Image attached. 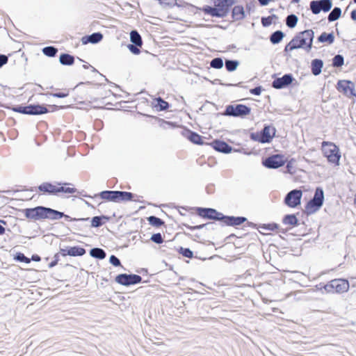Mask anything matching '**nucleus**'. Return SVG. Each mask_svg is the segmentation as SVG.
<instances>
[{
    "instance_id": "2eb2a0df",
    "label": "nucleus",
    "mask_w": 356,
    "mask_h": 356,
    "mask_svg": "<svg viewBox=\"0 0 356 356\" xmlns=\"http://www.w3.org/2000/svg\"><path fill=\"white\" fill-rule=\"evenodd\" d=\"M284 160L283 156L280 154L273 155L266 159L263 163L268 168H278L284 165Z\"/></svg>"
},
{
    "instance_id": "4be33fe9",
    "label": "nucleus",
    "mask_w": 356,
    "mask_h": 356,
    "mask_svg": "<svg viewBox=\"0 0 356 356\" xmlns=\"http://www.w3.org/2000/svg\"><path fill=\"white\" fill-rule=\"evenodd\" d=\"M110 220L111 217L106 215L94 216L90 220V227L95 228L100 227Z\"/></svg>"
},
{
    "instance_id": "1a4fd4ad",
    "label": "nucleus",
    "mask_w": 356,
    "mask_h": 356,
    "mask_svg": "<svg viewBox=\"0 0 356 356\" xmlns=\"http://www.w3.org/2000/svg\"><path fill=\"white\" fill-rule=\"evenodd\" d=\"M332 6V2L331 0H319L310 2V9L315 15L318 14L321 11L327 12Z\"/></svg>"
},
{
    "instance_id": "a18cd8bd",
    "label": "nucleus",
    "mask_w": 356,
    "mask_h": 356,
    "mask_svg": "<svg viewBox=\"0 0 356 356\" xmlns=\"http://www.w3.org/2000/svg\"><path fill=\"white\" fill-rule=\"evenodd\" d=\"M285 225H295L297 224L298 220L295 215L286 216L283 220Z\"/></svg>"
},
{
    "instance_id": "680f3d73",
    "label": "nucleus",
    "mask_w": 356,
    "mask_h": 356,
    "mask_svg": "<svg viewBox=\"0 0 356 356\" xmlns=\"http://www.w3.org/2000/svg\"><path fill=\"white\" fill-rule=\"evenodd\" d=\"M261 134H259V133H256V134H251V138L254 140H257V141H259L261 143H262V138H261Z\"/></svg>"
},
{
    "instance_id": "bb28decb",
    "label": "nucleus",
    "mask_w": 356,
    "mask_h": 356,
    "mask_svg": "<svg viewBox=\"0 0 356 356\" xmlns=\"http://www.w3.org/2000/svg\"><path fill=\"white\" fill-rule=\"evenodd\" d=\"M59 62L63 65L71 66L74 63V57L67 53H62L59 56Z\"/></svg>"
},
{
    "instance_id": "72a5a7b5",
    "label": "nucleus",
    "mask_w": 356,
    "mask_h": 356,
    "mask_svg": "<svg viewBox=\"0 0 356 356\" xmlns=\"http://www.w3.org/2000/svg\"><path fill=\"white\" fill-rule=\"evenodd\" d=\"M130 41L136 45H143V40L137 30H132L130 32Z\"/></svg>"
},
{
    "instance_id": "6e6d98bb",
    "label": "nucleus",
    "mask_w": 356,
    "mask_h": 356,
    "mask_svg": "<svg viewBox=\"0 0 356 356\" xmlns=\"http://www.w3.org/2000/svg\"><path fill=\"white\" fill-rule=\"evenodd\" d=\"M275 17V15L269 16L267 17H262L261 18V23L264 26H270L273 22V19Z\"/></svg>"
},
{
    "instance_id": "f3484780",
    "label": "nucleus",
    "mask_w": 356,
    "mask_h": 356,
    "mask_svg": "<svg viewBox=\"0 0 356 356\" xmlns=\"http://www.w3.org/2000/svg\"><path fill=\"white\" fill-rule=\"evenodd\" d=\"M293 77L291 74H284L283 76L275 79L272 83L273 88L276 89H281L290 85L293 81Z\"/></svg>"
},
{
    "instance_id": "5fc2aeb1",
    "label": "nucleus",
    "mask_w": 356,
    "mask_h": 356,
    "mask_svg": "<svg viewBox=\"0 0 356 356\" xmlns=\"http://www.w3.org/2000/svg\"><path fill=\"white\" fill-rule=\"evenodd\" d=\"M182 225L186 227L187 229H188L191 231H193V230L202 229L203 228H205L206 223L198 225H195V226H191L186 223H182Z\"/></svg>"
},
{
    "instance_id": "f03ea898",
    "label": "nucleus",
    "mask_w": 356,
    "mask_h": 356,
    "mask_svg": "<svg viewBox=\"0 0 356 356\" xmlns=\"http://www.w3.org/2000/svg\"><path fill=\"white\" fill-rule=\"evenodd\" d=\"M25 217L33 220H58L63 218V212L44 206H37L23 210Z\"/></svg>"
},
{
    "instance_id": "6ab92c4d",
    "label": "nucleus",
    "mask_w": 356,
    "mask_h": 356,
    "mask_svg": "<svg viewBox=\"0 0 356 356\" xmlns=\"http://www.w3.org/2000/svg\"><path fill=\"white\" fill-rule=\"evenodd\" d=\"M103 39V34L100 32H95L90 35H86L81 38V42L83 44L88 43L97 44L101 42Z\"/></svg>"
},
{
    "instance_id": "c9c22d12",
    "label": "nucleus",
    "mask_w": 356,
    "mask_h": 356,
    "mask_svg": "<svg viewBox=\"0 0 356 356\" xmlns=\"http://www.w3.org/2000/svg\"><path fill=\"white\" fill-rule=\"evenodd\" d=\"M239 65V61L237 60L225 59V66L227 72L235 71Z\"/></svg>"
},
{
    "instance_id": "864d4df0",
    "label": "nucleus",
    "mask_w": 356,
    "mask_h": 356,
    "mask_svg": "<svg viewBox=\"0 0 356 356\" xmlns=\"http://www.w3.org/2000/svg\"><path fill=\"white\" fill-rule=\"evenodd\" d=\"M343 64V58L341 55H337L333 58L332 65L334 67H341Z\"/></svg>"
},
{
    "instance_id": "de8ad7c7",
    "label": "nucleus",
    "mask_w": 356,
    "mask_h": 356,
    "mask_svg": "<svg viewBox=\"0 0 356 356\" xmlns=\"http://www.w3.org/2000/svg\"><path fill=\"white\" fill-rule=\"evenodd\" d=\"M161 122L160 126L162 127L163 129L170 128L174 129L175 127H178V125L173 122L170 121H166L163 119H160L159 120Z\"/></svg>"
},
{
    "instance_id": "ddd939ff",
    "label": "nucleus",
    "mask_w": 356,
    "mask_h": 356,
    "mask_svg": "<svg viewBox=\"0 0 356 356\" xmlns=\"http://www.w3.org/2000/svg\"><path fill=\"white\" fill-rule=\"evenodd\" d=\"M298 36L304 49L309 51L312 47V42L314 37V31L312 30H306L300 33Z\"/></svg>"
},
{
    "instance_id": "cd10ccee",
    "label": "nucleus",
    "mask_w": 356,
    "mask_h": 356,
    "mask_svg": "<svg viewBox=\"0 0 356 356\" xmlns=\"http://www.w3.org/2000/svg\"><path fill=\"white\" fill-rule=\"evenodd\" d=\"M175 6L178 8H187L189 13H196V12L198 10V7L184 1L177 2V0H175L173 3V7Z\"/></svg>"
},
{
    "instance_id": "13d9d810",
    "label": "nucleus",
    "mask_w": 356,
    "mask_h": 356,
    "mask_svg": "<svg viewBox=\"0 0 356 356\" xmlns=\"http://www.w3.org/2000/svg\"><path fill=\"white\" fill-rule=\"evenodd\" d=\"M50 95L57 98H65L69 95V92H58L54 93H50Z\"/></svg>"
},
{
    "instance_id": "09e8293b",
    "label": "nucleus",
    "mask_w": 356,
    "mask_h": 356,
    "mask_svg": "<svg viewBox=\"0 0 356 356\" xmlns=\"http://www.w3.org/2000/svg\"><path fill=\"white\" fill-rule=\"evenodd\" d=\"M232 238H236V241L234 242V245L235 246L236 250L243 248V240L241 238L236 237V235L234 234H232L227 237V239H231Z\"/></svg>"
},
{
    "instance_id": "20e7f679",
    "label": "nucleus",
    "mask_w": 356,
    "mask_h": 356,
    "mask_svg": "<svg viewBox=\"0 0 356 356\" xmlns=\"http://www.w3.org/2000/svg\"><path fill=\"white\" fill-rule=\"evenodd\" d=\"M323 154L327 158V161L335 165H339V161L341 157L339 148L333 143L323 141L321 145Z\"/></svg>"
},
{
    "instance_id": "412c9836",
    "label": "nucleus",
    "mask_w": 356,
    "mask_h": 356,
    "mask_svg": "<svg viewBox=\"0 0 356 356\" xmlns=\"http://www.w3.org/2000/svg\"><path fill=\"white\" fill-rule=\"evenodd\" d=\"M116 196L117 191H103L98 194H95L94 197H99L103 200L117 202Z\"/></svg>"
},
{
    "instance_id": "6e6552de",
    "label": "nucleus",
    "mask_w": 356,
    "mask_h": 356,
    "mask_svg": "<svg viewBox=\"0 0 356 356\" xmlns=\"http://www.w3.org/2000/svg\"><path fill=\"white\" fill-rule=\"evenodd\" d=\"M221 115L229 117L245 118V104H229Z\"/></svg>"
},
{
    "instance_id": "9b49d317",
    "label": "nucleus",
    "mask_w": 356,
    "mask_h": 356,
    "mask_svg": "<svg viewBox=\"0 0 356 356\" xmlns=\"http://www.w3.org/2000/svg\"><path fill=\"white\" fill-rule=\"evenodd\" d=\"M234 3V0H213V5L220 14L219 17H225Z\"/></svg>"
},
{
    "instance_id": "338daca9",
    "label": "nucleus",
    "mask_w": 356,
    "mask_h": 356,
    "mask_svg": "<svg viewBox=\"0 0 356 356\" xmlns=\"http://www.w3.org/2000/svg\"><path fill=\"white\" fill-rule=\"evenodd\" d=\"M30 259H31V261H33L39 262L41 261V257L37 254H33L31 256V257L30 258Z\"/></svg>"
},
{
    "instance_id": "ea45409f",
    "label": "nucleus",
    "mask_w": 356,
    "mask_h": 356,
    "mask_svg": "<svg viewBox=\"0 0 356 356\" xmlns=\"http://www.w3.org/2000/svg\"><path fill=\"white\" fill-rule=\"evenodd\" d=\"M341 10L339 8H334L328 15V21L333 22L338 19L341 16Z\"/></svg>"
},
{
    "instance_id": "bf43d9fd",
    "label": "nucleus",
    "mask_w": 356,
    "mask_h": 356,
    "mask_svg": "<svg viewBox=\"0 0 356 356\" xmlns=\"http://www.w3.org/2000/svg\"><path fill=\"white\" fill-rule=\"evenodd\" d=\"M8 61V57L5 55L0 54V68H1L4 65H6Z\"/></svg>"
},
{
    "instance_id": "0e129e2a",
    "label": "nucleus",
    "mask_w": 356,
    "mask_h": 356,
    "mask_svg": "<svg viewBox=\"0 0 356 356\" xmlns=\"http://www.w3.org/2000/svg\"><path fill=\"white\" fill-rule=\"evenodd\" d=\"M250 93L254 95H259L261 92V87H256L255 88L251 89L250 90Z\"/></svg>"
},
{
    "instance_id": "c03bdc74",
    "label": "nucleus",
    "mask_w": 356,
    "mask_h": 356,
    "mask_svg": "<svg viewBox=\"0 0 356 356\" xmlns=\"http://www.w3.org/2000/svg\"><path fill=\"white\" fill-rule=\"evenodd\" d=\"M298 22V17L295 15H290L286 17V24L290 28L296 26Z\"/></svg>"
},
{
    "instance_id": "9d476101",
    "label": "nucleus",
    "mask_w": 356,
    "mask_h": 356,
    "mask_svg": "<svg viewBox=\"0 0 356 356\" xmlns=\"http://www.w3.org/2000/svg\"><path fill=\"white\" fill-rule=\"evenodd\" d=\"M181 134L187 138L190 142L195 145H209V143H204L203 137L195 131H193L186 127H184Z\"/></svg>"
},
{
    "instance_id": "2f4dec72",
    "label": "nucleus",
    "mask_w": 356,
    "mask_h": 356,
    "mask_svg": "<svg viewBox=\"0 0 356 356\" xmlns=\"http://www.w3.org/2000/svg\"><path fill=\"white\" fill-rule=\"evenodd\" d=\"M199 10L204 12V14L209 15L211 17H219V15H220L218 12L216 10L215 6H211L206 5L204 6H203L202 8L198 7V10Z\"/></svg>"
},
{
    "instance_id": "8fccbe9b",
    "label": "nucleus",
    "mask_w": 356,
    "mask_h": 356,
    "mask_svg": "<svg viewBox=\"0 0 356 356\" xmlns=\"http://www.w3.org/2000/svg\"><path fill=\"white\" fill-rule=\"evenodd\" d=\"M150 240L156 244H161L164 241L161 233L153 234L151 236Z\"/></svg>"
},
{
    "instance_id": "58836bf2",
    "label": "nucleus",
    "mask_w": 356,
    "mask_h": 356,
    "mask_svg": "<svg viewBox=\"0 0 356 356\" xmlns=\"http://www.w3.org/2000/svg\"><path fill=\"white\" fill-rule=\"evenodd\" d=\"M177 252L184 257L188 259H192L194 257L193 252L188 248L179 247L177 249Z\"/></svg>"
},
{
    "instance_id": "473e14b6",
    "label": "nucleus",
    "mask_w": 356,
    "mask_h": 356,
    "mask_svg": "<svg viewBox=\"0 0 356 356\" xmlns=\"http://www.w3.org/2000/svg\"><path fill=\"white\" fill-rule=\"evenodd\" d=\"M323 63L321 60L314 59L312 62V72L314 75H318L321 72Z\"/></svg>"
},
{
    "instance_id": "774afa93",
    "label": "nucleus",
    "mask_w": 356,
    "mask_h": 356,
    "mask_svg": "<svg viewBox=\"0 0 356 356\" xmlns=\"http://www.w3.org/2000/svg\"><path fill=\"white\" fill-rule=\"evenodd\" d=\"M67 251H68V246L66 247V248H60L59 253L62 256L65 257V256L68 255V254H67Z\"/></svg>"
},
{
    "instance_id": "79ce46f5",
    "label": "nucleus",
    "mask_w": 356,
    "mask_h": 356,
    "mask_svg": "<svg viewBox=\"0 0 356 356\" xmlns=\"http://www.w3.org/2000/svg\"><path fill=\"white\" fill-rule=\"evenodd\" d=\"M211 67L214 69H221L223 67V60L220 57H216L213 58L210 62Z\"/></svg>"
},
{
    "instance_id": "a211bd4d",
    "label": "nucleus",
    "mask_w": 356,
    "mask_h": 356,
    "mask_svg": "<svg viewBox=\"0 0 356 356\" xmlns=\"http://www.w3.org/2000/svg\"><path fill=\"white\" fill-rule=\"evenodd\" d=\"M36 188L43 195H57V184L54 185L51 182H43Z\"/></svg>"
},
{
    "instance_id": "a19ab883",
    "label": "nucleus",
    "mask_w": 356,
    "mask_h": 356,
    "mask_svg": "<svg viewBox=\"0 0 356 356\" xmlns=\"http://www.w3.org/2000/svg\"><path fill=\"white\" fill-rule=\"evenodd\" d=\"M284 33L281 31H277L270 35V42L273 44L279 43L283 38Z\"/></svg>"
},
{
    "instance_id": "f704fd0d",
    "label": "nucleus",
    "mask_w": 356,
    "mask_h": 356,
    "mask_svg": "<svg viewBox=\"0 0 356 356\" xmlns=\"http://www.w3.org/2000/svg\"><path fill=\"white\" fill-rule=\"evenodd\" d=\"M149 224L155 227H160L165 225V221L155 216H150L147 218Z\"/></svg>"
},
{
    "instance_id": "37998d69",
    "label": "nucleus",
    "mask_w": 356,
    "mask_h": 356,
    "mask_svg": "<svg viewBox=\"0 0 356 356\" xmlns=\"http://www.w3.org/2000/svg\"><path fill=\"white\" fill-rule=\"evenodd\" d=\"M14 259L19 262L29 264L31 262L30 258L27 257L24 253L18 252L14 255Z\"/></svg>"
},
{
    "instance_id": "e2e57ef3",
    "label": "nucleus",
    "mask_w": 356,
    "mask_h": 356,
    "mask_svg": "<svg viewBox=\"0 0 356 356\" xmlns=\"http://www.w3.org/2000/svg\"><path fill=\"white\" fill-rule=\"evenodd\" d=\"M183 234L187 236L188 238L193 240V241H196V238H199L200 236L199 234H196L195 235H193L188 232H183Z\"/></svg>"
},
{
    "instance_id": "0eeeda50",
    "label": "nucleus",
    "mask_w": 356,
    "mask_h": 356,
    "mask_svg": "<svg viewBox=\"0 0 356 356\" xmlns=\"http://www.w3.org/2000/svg\"><path fill=\"white\" fill-rule=\"evenodd\" d=\"M324 200V194L322 188H317L312 200H311L306 207L308 213H313L319 209L322 206Z\"/></svg>"
},
{
    "instance_id": "69168bd1",
    "label": "nucleus",
    "mask_w": 356,
    "mask_h": 356,
    "mask_svg": "<svg viewBox=\"0 0 356 356\" xmlns=\"http://www.w3.org/2000/svg\"><path fill=\"white\" fill-rule=\"evenodd\" d=\"M214 186L213 184H209L206 187V191L208 194H213L214 193Z\"/></svg>"
},
{
    "instance_id": "c85d7f7f",
    "label": "nucleus",
    "mask_w": 356,
    "mask_h": 356,
    "mask_svg": "<svg viewBox=\"0 0 356 356\" xmlns=\"http://www.w3.org/2000/svg\"><path fill=\"white\" fill-rule=\"evenodd\" d=\"M89 254L90 257L100 260L105 259L106 257L105 250L100 248H93L90 249Z\"/></svg>"
},
{
    "instance_id": "4c0bfd02",
    "label": "nucleus",
    "mask_w": 356,
    "mask_h": 356,
    "mask_svg": "<svg viewBox=\"0 0 356 356\" xmlns=\"http://www.w3.org/2000/svg\"><path fill=\"white\" fill-rule=\"evenodd\" d=\"M334 36L333 33H323L318 38V40L319 42H328L329 44L333 43Z\"/></svg>"
},
{
    "instance_id": "f257e3e1",
    "label": "nucleus",
    "mask_w": 356,
    "mask_h": 356,
    "mask_svg": "<svg viewBox=\"0 0 356 356\" xmlns=\"http://www.w3.org/2000/svg\"><path fill=\"white\" fill-rule=\"evenodd\" d=\"M195 210L200 217L219 221L222 226L236 227L245 222V216H226L213 208L196 207Z\"/></svg>"
},
{
    "instance_id": "052dcab7",
    "label": "nucleus",
    "mask_w": 356,
    "mask_h": 356,
    "mask_svg": "<svg viewBox=\"0 0 356 356\" xmlns=\"http://www.w3.org/2000/svg\"><path fill=\"white\" fill-rule=\"evenodd\" d=\"M216 224L213 222H209L206 223L205 229L207 230H214L216 229Z\"/></svg>"
},
{
    "instance_id": "603ef678",
    "label": "nucleus",
    "mask_w": 356,
    "mask_h": 356,
    "mask_svg": "<svg viewBox=\"0 0 356 356\" xmlns=\"http://www.w3.org/2000/svg\"><path fill=\"white\" fill-rule=\"evenodd\" d=\"M109 262H110L111 264H112L113 266H114L115 267H118V266L123 267L122 266V264H121V261H120V259L118 257H117L114 254H112V255L110 256V257H109Z\"/></svg>"
},
{
    "instance_id": "4468645a",
    "label": "nucleus",
    "mask_w": 356,
    "mask_h": 356,
    "mask_svg": "<svg viewBox=\"0 0 356 356\" xmlns=\"http://www.w3.org/2000/svg\"><path fill=\"white\" fill-rule=\"evenodd\" d=\"M337 89L348 97L356 96L354 83L349 81L341 80L337 83Z\"/></svg>"
},
{
    "instance_id": "aec40b11",
    "label": "nucleus",
    "mask_w": 356,
    "mask_h": 356,
    "mask_svg": "<svg viewBox=\"0 0 356 356\" xmlns=\"http://www.w3.org/2000/svg\"><path fill=\"white\" fill-rule=\"evenodd\" d=\"M57 184V195L59 193H67V194H74L77 191V189L74 187H70V186H73L72 184L70 182H56Z\"/></svg>"
},
{
    "instance_id": "423d86ee",
    "label": "nucleus",
    "mask_w": 356,
    "mask_h": 356,
    "mask_svg": "<svg viewBox=\"0 0 356 356\" xmlns=\"http://www.w3.org/2000/svg\"><path fill=\"white\" fill-rule=\"evenodd\" d=\"M115 281L122 286H129L142 282L141 276L136 274L121 273L115 277Z\"/></svg>"
},
{
    "instance_id": "49530a36",
    "label": "nucleus",
    "mask_w": 356,
    "mask_h": 356,
    "mask_svg": "<svg viewBox=\"0 0 356 356\" xmlns=\"http://www.w3.org/2000/svg\"><path fill=\"white\" fill-rule=\"evenodd\" d=\"M63 216H63V218L66 221H68V222H79V221L86 222V221H88L90 220L89 217H87V218H72V217L70 216L69 215L65 214L64 212H63Z\"/></svg>"
},
{
    "instance_id": "39448f33",
    "label": "nucleus",
    "mask_w": 356,
    "mask_h": 356,
    "mask_svg": "<svg viewBox=\"0 0 356 356\" xmlns=\"http://www.w3.org/2000/svg\"><path fill=\"white\" fill-rule=\"evenodd\" d=\"M325 290L328 293H344L349 289V283L343 279H336L325 285Z\"/></svg>"
},
{
    "instance_id": "dca6fc26",
    "label": "nucleus",
    "mask_w": 356,
    "mask_h": 356,
    "mask_svg": "<svg viewBox=\"0 0 356 356\" xmlns=\"http://www.w3.org/2000/svg\"><path fill=\"white\" fill-rule=\"evenodd\" d=\"M208 145H211L213 149L221 153L228 154L232 150V146L224 140L220 139L213 140L209 143Z\"/></svg>"
},
{
    "instance_id": "3c124183",
    "label": "nucleus",
    "mask_w": 356,
    "mask_h": 356,
    "mask_svg": "<svg viewBox=\"0 0 356 356\" xmlns=\"http://www.w3.org/2000/svg\"><path fill=\"white\" fill-rule=\"evenodd\" d=\"M142 47V45H136L133 43L129 44L127 45V48L134 55H138L140 53V48Z\"/></svg>"
},
{
    "instance_id": "f8f14e48",
    "label": "nucleus",
    "mask_w": 356,
    "mask_h": 356,
    "mask_svg": "<svg viewBox=\"0 0 356 356\" xmlns=\"http://www.w3.org/2000/svg\"><path fill=\"white\" fill-rule=\"evenodd\" d=\"M302 195V193L300 190H293L286 195L284 202L289 207H296L300 204Z\"/></svg>"
},
{
    "instance_id": "e433bc0d",
    "label": "nucleus",
    "mask_w": 356,
    "mask_h": 356,
    "mask_svg": "<svg viewBox=\"0 0 356 356\" xmlns=\"http://www.w3.org/2000/svg\"><path fill=\"white\" fill-rule=\"evenodd\" d=\"M44 55L47 57H55L58 51V49L54 46H47L42 49Z\"/></svg>"
},
{
    "instance_id": "7ed1b4c3",
    "label": "nucleus",
    "mask_w": 356,
    "mask_h": 356,
    "mask_svg": "<svg viewBox=\"0 0 356 356\" xmlns=\"http://www.w3.org/2000/svg\"><path fill=\"white\" fill-rule=\"evenodd\" d=\"M0 106L10 109L15 112L30 115H38L48 113L47 107L44 104H31L29 105H16V106H5L0 104Z\"/></svg>"
},
{
    "instance_id": "5701e85b",
    "label": "nucleus",
    "mask_w": 356,
    "mask_h": 356,
    "mask_svg": "<svg viewBox=\"0 0 356 356\" xmlns=\"http://www.w3.org/2000/svg\"><path fill=\"white\" fill-rule=\"evenodd\" d=\"M262 143H270L275 135V129L270 126H266L261 133Z\"/></svg>"
},
{
    "instance_id": "c756f323",
    "label": "nucleus",
    "mask_w": 356,
    "mask_h": 356,
    "mask_svg": "<svg viewBox=\"0 0 356 356\" xmlns=\"http://www.w3.org/2000/svg\"><path fill=\"white\" fill-rule=\"evenodd\" d=\"M300 40L298 38V36L296 35L286 47L285 51H293L296 49L302 48L304 47L300 41Z\"/></svg>"
},
{
    "instance_id": "a878e982",
    "label": "nucleus",
    "mask_w": 356,
    "mask_h": 356,
    "mask_svg": "<svg viewBox=\"0 0 356 356\" xmlns=\"http://www.w3.org/2000/svg\"><path fill=\"white\" fill-rule=\"evenodd\" d=\"M86 252V250L85 248L79 246V245H75V246H68V251L67 254H68V256L71 257H81L84 255Z\"/></svg>"
},
{
    "instance_id": "b1692460",
    "label": "nucleus",
    "mask_w": 356,
    "mask_h": 356,
    "mask_svg": "<svg viewBox=\"0 0 356 356\" xmlns=\"http://www.w3.org/2000/svg\"><path fill=\"white\" fill-rule=\"evenodd\" d=\"M154 107L159 111H167L170 107V104L162 97H158L154 99Z\"/></svg>"
},
{
    "instance_id": "4d7b16f0",
    "label": "nucleus",
    "mask_w": 356,
    "mask_h": 356,
    "mask_svg": "<svg viewBox=\"0 0 356 356\" xmlns=\"http://www.w3.org/2000/svg\"><path fill=\"white\" fill-rule=\"evenodd\" d=\"M44 105L47 107V110L49 111H49L54 112V111H56L59 109H62V108H65V106H63L45 105V104H44Z\"/></svg>"
},
{
    "instance_id": "393cba45",
    "label": "nucleus",
    "mask_w": 356,
    "mask_h": 356,
    "mask_svg": "<svg viewBox=\"0 0 356 356\" xmlns=\"http://www.w3.org/2000/svg\"><path fill=\"white\" fill-rule=\"evenodd\" d=\"M135 196L136 195L131 192L117 191V202L133 201Z\"/></svg>"
},
{
    "instance_id": "7c9ffc66",
    "label": "nucleus",
    "mask_w": 356,
    "mask_h": 356,
    "mask_svg": "<svg viewBox=\"0 0 356 356\" xmlns=\"http://www.w3.org/2000/svg\"><path fill=\"white\" fill-rule=\"evenodd\" d=\"M232 17L235 20H238L245 17V10L242 6H234L232 9Z\"/></svg>"
}]
</instances>
